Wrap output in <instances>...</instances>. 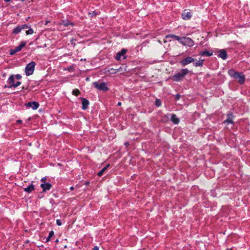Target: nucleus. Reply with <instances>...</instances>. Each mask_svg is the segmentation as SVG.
Listing matches in <instances>:
<instances>
[{
  "instance_id": "f257e3e1",
  "label": "nucleus",
  "mask_w": 250,
  "mask_h": 250,
  "mask_svg": "<svg viewBox=\"0 0 250 250\" xmlns=\"http://www.w3.org/2000/svg\"><path fill=\"white\" fill-rule=\"evenodd\" d=\"M228 74L230 77L237 80L240 84L244 83L246 78L245 76L242 73L236 72L233 69H230L228 71Z\"/></svg>"
},
{
  "instance_id": "f03ea898",
  "label": "nucleus",
  "mask_w": 250,
  "mask_h": 250,
  "mask_svg": "<svg viewBox=\"0 0 250 250\" xmlns=\"http://www.w3.org/2000/svg\"><path fill=\"white\" fill-rule=\"evenodd\" d=\"M189 71L188 68H184L174 75L171 76L170 79L174 82H181L184 80L185 76L189 73Z\"/></svg>"
},
{
  "instance_id": "7ed1b4c3",
  "label": "nucleus",
  "mask_w": 250,
  "mask_h": 250,
  "mask_svg": "<svg viewBox=\"0 0 250 250\" xmlns=\"http://www.w3.org/2000/svg\"><path fill=\"white\" fill-rule=\"evenodd\" d=\"M93 85L97 89L104 92H106L108 90L107 83L105 82H95L93 83Z\"/></svg>"
},
{
  "instance_id": "20e7f679",
  "label": "nucleus",
  "mask_w": 250,
  "mask_h": 250,
  "mask_svg": "<svg viewBox=\"0 0 250 250\" xmlns=\"http://www.w3.org/2000/svg\"><path fill=\"white\" fill-rule=\"evenodd\" d=\"M35 65L36 63L34 62H31L27 64L25 68V73L26 76H30L33 73Z\"/></svg>"
},
{
  "instance_id": "39448f33",
  "label": "nucleus",
  "mask_w": 250,
  "mask_h": 250,
  "mask_svg": "<svg viewBox=\"0 0 250 250\" xmlns=\"http://www.w3.org/2000/svg\"><path fill=\"white\" fill-rule=\"evenodd\" d=\"M180 42L183 45L188 46L189 47H192L194 45L193 40L191 38L186 37H182V40Z\"/></svg>"
},
{
  "instance_id": "423d86ee",
  "label": "nucleus",
  "mask_w": 250,
  "mask_h": 250,
  "mask_svg": "<svg viewBox=\"0 0 250 250\" xmlns=\"http://www.w3.org/2000/svg\"><path fill=\"white\" fill-rule=\"evenodd\" d=\"M235 118V116L233 114V113L229 112L227 113V119L225 120L223 123L224 124H231L234 125L233 119Z\"/></svg>"
},
{
  "instance_id": "0eeeda50",
  "label": "nucleus",
  "mask_w": 250,
  "mask_h": 250,
  "mask_svg": "<svg viewBox=\"0 0 250 250\" xmlns=\"http://www.w3.org/2000/svg\"><path fill=\"white\" fill-rule=\"evenodd\" d=\"M195 61V59L192 58L191 57H187L185 59L181 60L180 62V64L182 66H186L189 63L194 62Z\"/></svg>"
},
{
  "instance_id": "6e6552de",
  "label": "nucleus",
  "mask_w": 250,
  "mask_h": 250,
  "mask_svg": "<svg viewBox=\"0 0 250 250\" xmlns=\"http://www.w3.org/2000/svg\"><path fill=\"white\" fill-rule=\"evenodd\" d=\"M126 49H122V50L118 53H117L116 56L115 57V59L117 61H120L122 59V58L123 57V59H125L126 58V56H125L126 53Z\"/></svg>"
},
{
  "instance_id": "1a4fd4ad",
  "label": "nucleus",
  "mask_w": 250,
  "mask_h": 250,
  "mask_svg": "<svg viewBox=\"0 0 250 250\" xmlns=\"http://www.w3.org/2000/svg\"><path fill=\"white\" fill-rule=\"evenodd\" d=\"M192 17V13L189 10H185L182 13V18L185 20H189Z\"/></svg>"
},
{
  "instance_id": "9d476101",
  "label": "nucleus",
  "mask_w": 250,
  "mask_h": 250,
  "mask_svg": "<svg viewBox=\"0 0 250 250\" xmlns=\"http://www.w3.org/2000/svg\"><path fill=\"white\" fill-rule=\"evenodd\" d=\"M25 105L28 108L31 107L33 110H36L39 107L40 104L37 102H31L25 104Z\"/></svg>"
},
{
  "instance_id": "9b49d317",
  "label": "nucleus",
  "mask_w": 250,
  "mask_h": 250,
  "mask_svg": "<svg viewBox=\"0 0 250 250\" xmlns=\"http://www.w3.org/2000/svg\"><path fill=\"white\" fill-rule=\"evenodd\" d=\"M52 185L49 183H43L41 184V187L42 189L43 192H46L51 189Z\"/></svg>"
},
{
  "instance_id": "f8f14e48",
  "label": "nucleus",
  "mask_w": 250,
  "mask_h": 250,
  "mask_svg": "<svg viewBox=\"0 0 250 250\" xmlns=\"http://www.w3.org/2000/svg\"><path fill=\"white\" fill-rule=\"evenodd\" d=\"M218 57L225 60L228 58V55L225 49H220L218 51Z\"/></svg>"
},
{
  "instance_id": "ddd939ff",
  "label": "nucleus",
  "mask_w": 250,
  "mask_h": 250,
  "mask_svg": "<svg viewBox=\"0 0 250 250\" xmlns=\"http://www.w3.org/2000/svg\"><path fill=\"white\" fill-rule=\"evenodd\" d=\"M82 104V109L84 110L87 109L88 105L89 104V101L85 98H81Z\"/></svg>"
},
{
  "instance_id": "4468645a",
  "label": "nucleus",
  "mask_w": 250,
  "mask_h": 250,
  "mask_svg": "<svg viewBox=\"0 0 250 250\" xmlns=\"http://www.w3.org/2000/svg\"><path fill=\"white\" fill-rule=\"evenodd\" d=\"M7 83L9 84V88H12L13 85L15 84V76L14 75H11L8 79Z\"/></svg>"
},
{
  "instance_id": "2eb2a0df",
  "label": "nucleus",
  "mask_w": 250,
  "mask_h": 250,
  "mask_svg": "<svg viewBox=\"0 0 250 250\" xmlns=\"http://www.w3.org/2000/svg\"><path fill=\"white\" fill-rule=\"evenodd\" d=\"M166 38L167 39H169V38H171V39H174V40H177V41H179V42L182 40V37H179L178 36H176V35H175L173 34L167 35L166 36Z\"/></svg>"
},
{
  "instance_id": "dca6fc26",
  "label": "nucleus",
  "mask_w": 250,
  "mask_h": 250,
  "mask_svg": "<svg viewBox=\"0 0 250 250\" xmlns=\"http://www.w3.org/2000/svg\"><path fill=\"white\" fill-rule=\"evenodd\" d=\"M35 189V186L33 184H30L28 187L24 188V191L28 193L32 192Z\"/></svg>"
},
{
  "instance_id": "f3484780",
  "label": "nucleus",
  "mask_w": 250,
  "mask_h": 250,
  "mask_svg": "<svg viewBox=\"0 0 250 250\" xmlns=\"http://www.w3.org/2000/svg\"><path fill=\"white\" fill-rule=\"evenodd\" d=\"M171 121L175 125L178 124L180 122L179 119L174 114H172L171 115Z\"/></svg>"
},
{
  "instance_id": "a211bd4d",
  "label": "nucleus",
  "mask_w": 250,
  "mask_h": 250,
  "mask_svg": "<svg viewBox=\"0 0 250 250\" xmlns=\"http://www.w3.org/2000/svg\"><path fill=\"white\" fill-rule=\"evenodd\" d=\"M60 24L63 25L64 27H67L69 25L72 26L74 25L73 23L70 22L67 19L62 20L60 23Z\"/></svg>"
},
{
  "instance_id": "6ab92c4d",
  "label": "nucleus",
  "mask_w": 250,
  "mask_h": 250,
  "mask_svg": "<svg viewBox=\"0 0 250 250\" xmlns=\"http://www.w3.org/2000/svg\"><path fill=\"white\" fill-rule=\"evenodd\" d=\"M26 44V43L25 42H21L18 46L15 48V49L18 52L20 51L22 49V48L25 47Z\"/></svg>"
},
{
  "instance_id": "aec40b11",
  "label": "nucleus",
  "mask_w": 250,
  "mask_h": 250,
  "mask_svg": "<svg viewBox=\"0 0 250 250\" xmlns=\"http://www.w3.org/2000/svg\"><path fill=\"white\" fill-rule=\"evenodd\" d=\"M213 53L212 52H210L208 50H205L203 51H202L200 53L199 55L202 56H207V57H210L212 55Z\"/></svg>"
},
{
  "instance_id": "412c9836",
  "label": "nucleus",
  "mask_w": 250,
  "mask_h": 250,
  "mask_svg": "<svg viewBox=\"0 0 250 250\" xmlns=\"http://www.w3.org/2000/svg\"><path fill=\"white\" fill-rule=\"evenodd\" d=\"M110 167V164H107L105 167L103 168L98 173V176L99 177L102 176L103 175L104 172Z\"/></svg>"
},
{
  "instance_id": "4be33fe9",
  "label": "nucleus",
  "mask_w": 250,
  "mask_h": 250,
  "mask_svg": "<svg viewBox=\"0 0 250 250\" xmlns=\"http://www.w3.org/2000/svg\"><path fill=\"white\" fill-rule=\"evenodd\" d=\"M21 30H22V29H21V25H19L13 29L12 33L14 34H17L19 33L20 32H21Z\"/></svg>"
},
{
  "instance_id": "5701e85b",
  "label": "nucleus",
  "mask_w": 250,
  "mask_h": 250,
  "mask_svg": "<svg viewBox=\"0 0 250 250\" xmlns=\"http://www.w3.org/2000/svg\"><path fill=\"white\" fill-rule=\"evenodd\" d=\"M204 60H200L199 61L193 63V65L195 67L202 66L203 65Z\"/></svg>"
},
{
  "instance_id": "b1692460",
  "label": "nucleus",
  "mask_w": 250,
  "mask_h": 250,
  "mask_svg": "<svg viewBox=\"0 0 250 250\" xmlns=\"http://www.w3.org/2000/svg\"><path fill=\"white\" fill-rule=\"evenodd\" d=\"M72 94L73 95H75L76 96H78L80 94V91L78 89H74L73 90Z\"/></svg>"
},
{
  "instance_id": "393cba45",
  "label": "nucleus",
  "mask_w": 250,
  "mask_h": 250,
  "mask_svg": "<svg viewBox=\"0 0 250 250\" xmlns=\"http://www.w3.org/2000/svg\"><path fill=\"white\" fill-rule=\"evenodd\" d=\"M155 105L157 107H160L162 105L161 101L159 99H156L155 101Z\"/></svg>"
},
{
  "instance_id": "a878e982",
  "label": "nucleus",
  "mask_w": 250,
  "mask_h": 250,
  "mask_svg": "<svg viewBox=\"0 0 250 250\" xmlns=\"http://www.w3.org/2000/svg\"><path fill=\"white\" fill-rule=\"evenodd\" d=\"M34 33L33 30L30 27L29 29L26 31V35H31Z\"/></svg>"
},
{
  "instance_id": "bb28decb",
  "label": "nucleus",
  "mask_w": 250,
  "mask_h": 250,
  "mask_svg": "<svg viewBox=\"0 0 250 250\" xmlns=\"http://www.w3.org/2000/svg\"><path fill=\"white\" fill-rule=\"evenodd\" d=\"M17 52H18L16 49L14 48L13 49H11L10 50V53L9 54L11 55H13L14 54H15Z\"/></svg>"
},
{
  "instance_id": "cd10ccee",
  "label": "nucleus",
  "mask_w": 250,
  "mask_h": 250,
  "mask_svg": "<svg viewBox=\"0 0 250 250\" xmlns=\"http://www.w3.org/2000/svg\"><path fill=\"white\" fill-rule=\"evenodd\" d=\"M21 83V82L20 81H18L16 83H15L14 85H13V87L16 88L18 86L20 85Z\"/></svg>"
},
{
  "instance_id": "c85d7f7f",
  "label": "nucleus",
  "mask_w": 250,
  "mask_h": 250,
  "mask_svg": "<svg viewBox=\"0 0 250 250\" xmlns=\"http://www.w3.org/2000/svg\"><path fill=\"white\" fill-rule=\"evenodd\" d=\"M21 26L22 29L29 28L30 27L29 25L26 24L21 25Z\"/></svg>"
},
{
  "instance_id": "c756f323",
  "label": "nucleus",
  "mask_w": 250,
  "mask_h": 250,
  "mask_svg": "<svg viewBox=\"0 0 250 250\" xmlns=\"http://www.w3.org/2000/svg\"><path fill=\"white\" fill-rule=\"evenodd\" d=\"M15 79L16 78L17 80H21L22 78L20 74H16L14 75Z\"/></svg>"
},
{
  "instance_id": "7c9ffc66",
  "label": "nucleus",
  "mask_w": 250,
  "mask_h": 250,
  "mask_svg": "<svg viewBox=\"0 0 250 250\" xmlns=\"http://www.w3.org/2000/svg\"><path fill=\"white\" fill-rule=\"evenodd\" d=\"M56 223H57V225L59 226H60L62 225V221L60 220V219H57L56 220Z\"/></svg>"
},
{
  "instance_id": "2f4dec72",
  "label": "nucleus",
  "mask_w": 250,
  "mask_h": 250,
  "mask_svg": "<svg viewBox=\"0 0 250 250\" xmlns=\"http://www.w3.org/2000/svg\"><path fill=\"white\" fill-rule=\"evenodd\" d=\"M181 98V95L179 94H177L175 96V98L176 100H179Z\"/></svg>"
},
{
  "instance_id": "473e14b6",
  "label": "nucleus",
  "mask_w": 250,
  "mask_h": 250,
  "mask_svg": "<svg viewBox=\"0 0 250 250\" xmlns=\"http://www.w3.org/2000/svg\"><path fill=\"white\" fill-rule=\"evenodd\" d=\"M54 235V232L53 230H51L49 233V237H52Z\"/></svg>"
},
{
  "instance_id": "72a5a7b5",
  "label": "nucleus",
  "mask_w": 250,
  "mask_h": 250,
  "mask_svg": "<svg viewBox=\"0 0 250 250\" xmlns=\"http://www.w3.org/2000/svg\"><path fill=\"white\" fill-rule=\"evenodd\" d=\"M111 71H112L111 73L115 74L119 72V69H111Z\"/></svg>"
},
{
  "instance_id": "f704fd0d",
  "label": "nucleus",
  "mask_w": 250,
  "mask_h": 250,
  "mask_svg": "<svg viewBox=\"0 0 250 250\" xmlns=\"http://www.w3.org/2000/svg\"><path fill=\"white\" fill-rule=\"evenodd\" d=\"M92 250H99V248L96 246H94L93 248H92Z\"/></svg>"
},
{
  "instance_id": "c9c22d12",
  "label": "nucleus",
  "mask_w": 250,
  "mask_h": 250,
  "mask_svg": "<svg viewBox=\"0 0 250 250\" xmlns=\"http://www.w3.org/2000/svg\"><path fill=\"white\" fill-rule=\"evenodd\" d=\"M89 14H90L92 15V16H96L97 14L95 12V11H93L92 13H89Z\"/></svg>"
},
{
  "instance_id": "e433bc0d",
  "label": "nucleus",
  "mask_w": 250,
  "mask_h": 250,
  "mask_svg": "<svg viewBox=\"0 0 250 250\" xmlns=\"http://www.w3.org/2000/svg\"><path fill=\"white\" fill-rule=\"evenodd\" d=\"M46 180V178L44 177L42 178L41 181L43 183H45V180Z\"/></svg>"
},
{
  "instance_id": "4c0bfd02",
  "label": "nucleus",
  "mask_w": 250,
  "mask_h": 250,
  "mask_svg": "<svg viewBox=\"0 0 250 250\" xmlns=\"http://www.w3.org/2000/svg\"><path fill=\"white\" fill-rule=\"evenodd\" d=\"M51 237H49V236L47 237L46 240V242H47L50 240Z\"/></svg>"
},
{
  "instance_id": "58836bf2",
  "label": "nucleus",
  "mask_w": 250,
  "mask_h": 250,
  "mask_svg": "<svg viewBox=\"0 0 250 250\" xmlns=\"http://www.w3.org/2000/svg\"><path fill=\"white\" fill-rule=\"evenodd\" d=\"M17 123L18 124L21 123H22V121H21V120H17Z\"/></svg>"
},
{
  "instance_id": "ea45409f",
  "label": "nucleus",
  "mask_w": 250,
  "mask_h": 250,
  "mask_svg": "<svg viewBox=\"0 0 250 250\" xmlns=\"http://www.w3.org/2000/svg\"><path fill=\"white\" fill-rule=\"evenodd\" d=\"M121 105H122V103L121 102H119L118 103V104H117V105L118 106H121Z\"/></svg>"
},
{
  "instance_id": "a19ab883",
  "label": "nucleus",
  "mask_w": 250,
  "mask_h": 250,
  "mask_svg": "<svg viewBox=\"0 0 250 250\" xmlns=\"http://www.w3.org/2000/svg\"><path fill=\"white\" fill-rule=\"evenodd\" d=\"M125 146H128L129 145V143H128V142H126V143H125Z\"/></svg>"
},
{
  "instance_id": "79ce46f5",
  "label": "nucleus",
  "mask_w": 250,
  "mask_h": 250,
  "mask_svg": "<svg viewBox=\"0 0 250 250\" xmlns=\"http://www.w3.org/2000/svg\"><path fill=\"white\" fill-rule=\"evenodd\" d=\"M8 86H9V85H5L4 86V88H9V87H8Z\"/></svg>"
},
{
  "instance_id": "37998d69",
  "label": "nucleus",
  "mask_w": 250,
  "mask_h": 250,
  "mask_svg": "<svg viewBox=\"0 0 250 250\" xmlns=\"http://www.w3.org/2000/svg\"><path fill=\"white\" fill-rule=\"evenodd\" d=\"M70 189V190H72L74 189V187H71Z\"/></svg>"
},
{
  "instance_id": "c03bdc74",
  "label": "nucleus",
  "mask_w": 250,
  "mask_h": 250,
  "mask_svg": "<svg viewBox=\"0 0 250 250\" xmlns=\"http://www.w3.org/2000/svg\"><path fill=\"white\" fill-rule=\"evenodd\" d=\"M89 182H85V185H89Z\"/></svg>"
},
{
  "instance_id": "a18cd8bd",
  "label": "nucleus",
  "mask_w": 250,
  "mask_h": 250,
  "mask_svg": "<svg viewBox=\"0 0 250 250\" xmlns=\"http://www.w3.org/2000/svg\"><path fill=\"white\" fill-rule=\"evenodd\" d=\"M5 2H9L11 0H4Z\"/></svg>"
},
{
  "instance_id": "49530a36",
  "label": "nucleus",
  "mask_w": 250,
  "mask_h": 250,
  "mask_svg": "<svg viewBox=\"0 0 250 250\" xmlns=\"http://www.w3.org/2000/svg\"><path fill=\"white\" fill-rule=\"evenodd\" d=\"M55 242L56 243H58L59 242V240L58 239H56V241H55Z\"/></svg>"
},
{
  "instance_id": "de8ad7c7",
  "label": "nucleus",
  "mask_w": 250,
  "mask_h": 250,
  "mask_svg": "<svg viewBox=\"0 0 250 250\" xmlns=\"http://www.w3.org/2000/svg\"><path fill=\"white\" fill-rule=\"evenodd\" d=\"M165 117V118H168V117H167V115H165V117Z\"/></svg>"
},
{
  "instance_id": "09e8293b",
  "label": "nucleus",
  "mask_w": 250,
  "mask_h": 250,
  "mask_svg": "<svg viewBox=\"0 0 250 250\" xmlns=\"http://www.w3.org/2000/svg\"><path fill=\"white\" fill-rule=\"evenodd\" d=\"M72 41H76V39H72Z\"/></svg>"
},
{
  "instance_id": "8fccbe9b",
  "label": "nucleus",
  "mask_w": 250,
  "mask_h": 250,
  "mask_svg": "<svg viewBox=\"0 0 250 250\" xmlns=\"http://www.w3.org/2000/svg\"><path fill=\"white\" fill-rule=\"evenodd\" d=\"M72 41H76V39H72Z\"/></svg>"
},
{
  "instance_id": "3c124183",
  "label": "nucleus",
  "mask_w": 250,
  "mask_h": 250,
  "mask_svg": "<svg viewBox=\"0 0 250 250\" xmlns=\"http://www.w3.org/2000/svg\"><path fill=\"white\" fill-rule=\"evenodd\" d=\"M44 47H46V44H44Z\"/></svg>"
}]
</instances>
